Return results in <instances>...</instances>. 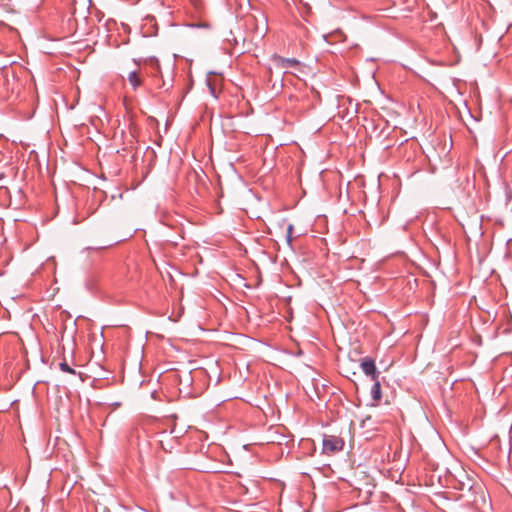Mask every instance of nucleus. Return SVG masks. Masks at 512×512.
<instances>
[{
	"instance_id": "1",
	"label": "nucleus",
	"mask_w": 512,
	"mask_h": 512,
	"mask_svg": "<svg viewBox=\"0 0 512 512\" xmlns=\"http://www.w3.org/2000/svg\"><path fill=\"white\" fill-rule=\"evenodd\" d=\"M455 488L462 491L460 497L466 498L470 504L478 506L480 503L485 504L486 502L483 486L465 472L459 474L458 484Z\"/></svg>"
},
{
	"instance_id": "2",
	"label": "nucleus",
	"mask_w": 512,
	"mask_h": 512,
	"mask_svg": "<svg viewBox=\"0 0 512 512\" xmlns=\"http://www.w3.org/2000/svg\"><path fill=\"white\" fill-rule=\"evenodd\" d=\"M272 61L277 68L284 69L285 73L297 75L296 72L301 71L300 62L295 58H283L274 55Z\"/></svg>"
},
{
	"instance_id": "3",
	"label": "nucleus",
	"mask_w": 512,
	"mask_h": 512,
	"mask_svg": "<svg viewBox=\"0 0 512 512\" xmlns=\"http://www.w3.org/2000/svg\"><path fill=\"white\" fill-rule=\"evenodd\" d=\"M344 441L336 436H328L323 441V449L326 452H337L342 450Z\"/></svg>"
},
{
	"instance_id": "4",
	"label": "nucleus",
	"mask_w": 512,
	"mask_h": 512,
	"mask_svg": "<svg viewBox=\"0 0 512 512\" xmlns=\"http://www.w3.org/2000/svg\"><path fill=\"white\" fill-rule=\"evenodd\" d=\"M361 368L366 375L372 376L374 380L377 378L378 373L376 370L375 362L372 359L365 358L361 362Z\"/></svg>"
},
{
	"instance_id": "5",
	"label": "nucleus",
	"mask_w": 512,
	"mask_h": 512,
	"mask_svg": "<svg viewBox=\"0 0 512 512\" xmlns=\"http://www.w3.org/2000/svg\"><path fill=\"white\" fill-rule=\"evenodd\" d=\"M128 81L134 89L139 87L142 82L141 77L136 71H131L128 73Z\"/></svg>"
},
{
	"instance_id": "6",
	"label": "nucleus",
	"mask_w": 512,
	"mask_h": 512,
	"mask_svg": "<svg viewBox=\"0 0 512 512\" xmlns=\"http://www.w3.org/2000/svg\"><path fill=\"white\" fill-rule=\"evenodd\" d=\"M371 393L374 400H379L381 398V387L378 381L373 385Z\"/></svg>"
},
{
	"instance_id": "7",
	"label": "nucleus",
	"mask_w": 512,
	"mask_h": 512,
	"mask_svg": "<svg viewBox=\"0 0 512 512\" xmlns=\"http://www.w3.org/2000/svg\"><path fill=\"white\" fill-rule=\"evenodd\" d=\"M60 366V369L63 371V372H67V373H71V374H74L75 371L66 363V362H61L59 364Z\"/></svg>"
},
{
	"instance_id": "8",
	"label": "nucleus",
	"mask_w": 512,
	"mask_h": 512,
	"mask_svg": "<svg viewBox=\"0 0 512 512\" xmlns=\"http://www.w3.org/2000/svg\"><path fill=\"white\" fill-rule=\"evenodd\" d=\"M293 225L292 224H289L288 227H287V232H286V238H287V242L290 244L291 241H292V234H293Z\"/></svg>"
},
{
	"instance_id": "9",
	"label": "nucleus",
	"mask_w": 512,
	"mask_h": 512,
	"mask_svg": "<svg viewBox=\"0 0 512 512\" xmlns=\"http://www.w3.org/2000/svg\"><path fill=\"white\" fill-rule=\"evenodd\" d=\"M210 90H211L212 95H213L214 97H216L214 88L210 86Z\"/></svg>"
},
{
	"instance_id": "10",
	"label": "nucleus",
	"mask_w": 512,
	"mask_h": 512,
	"mask_svg": "<svg viewBox=\"0 0 512 512\" xmlns=\"http://www.w3.org/2000/svg\"><path fill=\"white\" fill-rule=\"evenodd\" d=\"M370 419H371V417H370V416H367V417H366V419L362 421V424H364V422H365L366 420H370Z\"/></svg>"
}]
</instances>
